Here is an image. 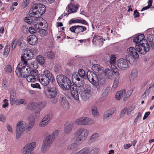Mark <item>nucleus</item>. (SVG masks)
<instances>
[{
    "instance_id": "f257e3e1",
    "label": "nucleus",
    "mask_w": 154,
    "mask_h": 154,
    "mask_svg": "<svg viewBox=\"0 0 154 154\" xmlns=\"http://www.w3.org/2000/svg\"><path fill=\"white\" fill-rule=\"evenodd\" d=\"M85 75L84 70L82 69H80L78 72L72 73V79L78 82L77 86L81 97L84 100L86 101L89 98L91 88L89 86L84 84L85 83L84 78Z\"/></svg>"
},
{
    "instance_id": "f03ea898",
    "label": "nucleus",
    "mask_w": 154,
    "mask_h": 154,
    "mask_svg": "<svg viewBox=\"0 0 154 154\" xmlns=\"http://www.w3.org/2000/svg\"><path fill=\"white\" fill-rule=\"evenodd\" d=\"M128 55L125 57V60L123 58L119 59L117 61V65L118 67H126L128 64L127 61L131 64H133L136 60L139 57V54L134 47H131L127 49Z\"/></svg>"
},
{
    "instance_id": "7ed1b4c3",
    "label": "nucleus",
    "mask_w": 154,
    "mask_h": 154,
    "mask_svg": "<svg viewBox=\"0 0 154 154\" xmlns=\"http://www.w3.org/2000/svg\"><path fill=\"white\" fill-rule=\"evenodd\" d=\"M144 34H141L137 35L133 39V42L136 44L137 51L140 53L144 54L149 50L150 47L147 41L145 39Z\"/></svg>"
},
{
    "instance_id": "20e7f679",
    "label": "nucleus",
    "mask_w": 154,
    "mask_h": 154,
    "mask_svg": "<svg viewBox=\"0 0 154 154\" xmlns=\"http://www.w3.org/2000/svg\"><path fill=\"white\" fill-rule=\"evenodd\" d=\"M86 76L89 81L93 85L97 87L98 91L100 90L99 83L103 85L105 83V79L104 77L100 75L98 77L93 72L88 71Z\"/></svg>"
},
{
    "instance_id": "39448f33",
    "label": "nucleus",
    "mask_w": 154,
    "mask_h": 154,
    "mask_svg": "<svg viewBox=\"0 0 154 154\" xmlns=\"http://www.w3.org/2000/svg\"><path fill=\"white\" fill-rule=\"evenodd\" d=\"M46 10L45 6L42 4H34L30 9L29 15L32 17L38 18L45 13Z\"/></svg>"
},
{
    "instance_id": "423d86ee",
    "label": "nucleus",
    "mask_w": 154,
    "mask_h": 154,
    "mask_svg": "<svg viewBox=\"0 0 154 154\" xmlns=\"http://www.w3.org/2000/svg\"><path fill=\"white\" fill-rule=\"evenodd\" d=\"M34 50H33L32 49H29V50L27 51V53H26V56H25V57L26 58L25 59L23 56L21 57V61L18 63L17 67H26V65L29 66H27V67H34V66H36L38 67V64L36 62H32L30 63H27V61L25 60H30L32 59L33 57V54H34Z\"/></svg>"
},
{
    "instance_id": "0eeeda50",
    "label": "nucleus",
    "mask_w": 154,
    "mask_h": 154,
    "mask_svg": "<svg viewBox=\"0 0 154 154\" xmlns=\"http://www.w3.org/2000/svg\"><path fill=\"white\" fill-rule=\"evenodd\" d=\"M56 80L59 86L64 91L69 90L72 86L70 80L64 75H57Z\"/></svg>"
},
{
    "instance_id": "6e6552de",
    "label": "nucleus",
    "mask_w": 154,
    "mask_h": 154,
    "mask_svg": "<svg viewBox=\"0 0 154 154\" xmlns=\"http://www.w3.org/2000/svg\"><path fill=\"white\" fill-rule=\"evenodd\" d=\"M44 74H39L37 77L41 83L44 86L48 85L50 81L53 82L54 81V79L52 73L48 70H45Z\"/></svg>"
},
{
    "instance_id": "1a4fd4ad",
    "label": "nucleus",
    "mask_w": 154,
    "mask_h": 154,
    "mask_svg": "<svg viewBox=\"0 0 154 154\" xmlns=\"http://www.w3.org/2000/svg\"><path fill=\"white\" fill-rule=\"evenodd\" d=\"M88 130L84 128H80L78 129L75 133V135L77 137L76 142H79L82 143L86 139L89 134Z\"/></svg>"
},
{
    "instance_id": "9d476101",
    "label": "nucleus",
    "mask_w": 154,
    "mask_h": 154,
    "mask_svg": "<svg viewBox=\"0 0 154 154\" xmlns=\"http://www.w3.org/2000/svg\"><path fill=\"white\" fill-rule=\"evenodd\" d=\"M54 140L51 135H48L45 139L42 146L41 150L43 153L46 152L52 144Z\"/></svg>"
},
{
    "instance_id": "9b49d317",
    "label": "nucleus",
    "mask_w": 154,
    "mask_h": 154,
    "mask_svg": "<svg viewBox=\"0 0 154 154\" xmlns=\"http://www.w3.org/2000/svg\"><path fill=\"white\" fill-rule=\"evenodd\" d=\"M45 94L46 97L49 98H55L57 94V90L54 87H48L45 91Z\"/></svg>"
},
{
    "instance_id": "f8f14e48",
    "label": "nucleus",
    "mask_w": 154,
    "mask_h": 154,
    "mask_svg": "<svg viewBox=\"0 0 154 154\" xmlns=\"http://www.w3.org/2000/svg\"><path fill=\"white\" fill-rule=\"evenodd\" d=\"M25 123L23 122H18L16 126V138L19 139L25 130Z\"/></svg>"
},
{
    "instance_id": "ddd939ff",
    "label": "nucleus",
    "mask_w": 154,
    "mask_h": 154,
    "mask_svg": "<svg viewBox=\"0 0 154 154\" xmlns=\"http://www.w3.org/2000/svg\"><path fill=\"white\" fill-rule=\"evenodd\" d=\"M16 68L15 72L19 77L26 78L29 75V70L28 68Z\"/></svg>"
},
{
    "instance_id": "4468645a",
    "label": "nucleus",
    "mask_w": 154,
    "mask_h": 154,
    "mask_svg": "<svg viewBox=\"0 0 154 154\" xmlns=\"http://www.w3.org/2000/svg\"><path fill=\"white\" fill-rule=\"evenodd\" d=\"M36 144L32 142L26 145L22 149V152L23 154L29 153L32 151L35 147Z\"/></svg>"
},
{
    "instance_id": "2eb2a0df",
    "label": "nucleus",
    "mask_w": 154,
    "mask_h": 154,
    "mask_svg": "<svg viewBox=\"0 0 154 154\" xmlns=\"http://www.w3.org/2000/svg\"><path fill=\"white\" fill-rule=\"evenodd\" d=\"M52 116V115L50 114L45 116L40 123L39 126L43 127L46 125L51 119Z\"/></svg>"
},
{
    "instance_id": "dca6fc26",
    "label": "nucleus",
    "mask_w": 154,
    "mask_h": 154,
    "mask_svg": "<svg viewBox=\"0 0 154 154\" xmlns=\"http://www.w3.org/2000/svg\"><path fill=\"white\" fill-rule=\"evenodd\" d=\"M114 112V110L111 109L105 111L103 116V121H108L111 119L112 117V115Z\"/></svg>"
},
{
    "instance_id": "f3484780",
    "label": "nucleus",
    "mask_w": 154,
    "mask_h": 154,
    "mask_svg": "<svg viewBox=\"0 0 154 154\" xmlns=\"http://www.w3.org/2000/svg\"><path fill=\"white\" fill-rule=\"evenodd\" d=\"M78 7L77 5L71 3L69 4L66 8V11L69 13L66 15L68 16L69 14L75 12L78 9Z\"/></svg>"
},
{
    "instance_id": "a211bd4d",
    "label": "nucleus",
    "mask_w": 154,
    "mask_h": 154,
    "mask_svg": "<svg viewBox=\"0 0 154 154\" xmlns=\"http://www.w3.org/2000/svg\"><path fill=\"white\" fill-rule=\"evenodd\" d=\"M27 41L30 45H35L37 43L38 39L35 35H32L27 37Z\"/></svg>"
},
{
    "instance_id": "6ab92c4d",
    "label": "nucleus",
    "mask_w": 154,
    "mask_h": 154,
    "mask_svg": "<svg viewBox=\"0 0 154 154\" xmlns=\"http://www.w3.org/2000/svg\"><path fill=\"white\" fill-rule=\"evenodd\" d=\"M76 87H75V88H74L71 86L70 89L72 96L75 100H79V94Z\"/></svg>"
},
{
    "instance_id": "aec40b11",
    "label": "nucleus",
    "mask_w": 154,
    "mask_h": 154,
    "mask_svg": "<svg viewBox=\"0 0 154 154\" xmlns=\"http://www.w3.org/2000/svg\"><path fill=\"white\" fill-rule=\"evenodd\" d=\"M35 118L33 116H31L28 118L29 125L26 128V130L28 131H30L33 128L35 124ZM36 118V117H35Z\"/></svg>"
},
{
    "instance_id": "412c9836",
    "label": "nucleus",
    "mask_w": 154,
    "mask_h": 154,
    "mask_svg": "<svg viewBox=\"0 0 154 154\" xmlns=\"http://www.w3.org/2000/svg\"><path fill=\"white\" fill-rule=\"evenodd\" d=\"M10 104L13 105L15 102L16 100V92L14 90H11L10 92Z\"/></svg>"
},
{
    "instance_id": "4be33fe9",
    "label": "nucleus",
    "mask_w": 154,
    "mask_h": 154,
    "mask_svg": "<svg viewBox=\"0 0 154 154\" xmlns=\"http://www.w3.org/2000/svg\"><path fill=\"white\" fill-rule=\"evenodd\" d=\"M81 144L79 142H77L76 140L74 143H72L68 146L67 149L68 150L73 149L75 152L78 149L77 146Z\"/></svg>"
},
{
    "instance_id": "5701e85b",
    "label": "nucleus",
    "mask_w": 154,
    "mask_h": 154,
    "mask_svg": "<svg viewBox=\"0 0 154 154\" xmlns=\"http://www.w3.org/2000/svg\"><path fill=\"white\" fill-rule=\"evenodd\" d=\"M83 120V125H91L94 124L95 122L94 120L88 117H84Z\"/></svg>"
},
{
    "instance_id": "b1692460",
    "label": "nucleus",
    "mask_w": 154,
    "mask_h": 154,
    "mask_svg": "<svg viewBox=\"0 0 154 154\" xmlns=\"http://www.w3.org/2000/svg\"><path fill=\"white\" fill-rule=\"evenodd\" d=\"M111 69L112 68H111V69L107 68L105 69L104 71V73L105 76L108 79H111L113 75L112 71Z\"/></svg>"
},
{
    "instance_id": "393cba45",
    "label": "nucleus",
    "mask_w": 154,
    "mask_h": 154,
    "mask_svg": "<svg viewBox=\"0 0 154 154\" xmlns=\"http://www.w3.org/2000/svg\"><path fill=\"white\" fill-rule=\"evenodd\" d=\"M138 74V72L136 69H133L131 71L129 76V79L130 81L133 80L134 79L136 78Z\"/></svg>"
},
{
    "instance_id": "a878e982",
    "label": "nucleus",
    "mask_w": 154,
    "mask_h": 154,
    "mask_svg": "<svg viewBox=\"0 0 154 154\" xmlns=\"http://www.w3.org/2000/svg\"><path fill=\"white\" fill-rule=\"evenodd\" d=\"M73 125L72 124H65L64 131L65 133L68 134L72 131V128Z\"/></svg>"
},
{
    "instance_id": "bb28decb",
    "label": "nucleus",
    "mask_w": 154,
    "mask_h": 154,
    "mask_svg": "<svg viewBox=\"0 0 154 154\" xmlns=\"http://www.w3.org/2000/svg\"><path fill=\"white\" fill-rule=\"evenodd\" d=\"M47 103L45 101L38 102L36 104V108L40 111L43 109L46 105Z\"/></svg>"
},
{
    "instance_id": "cd10ccee",
    "label": "nucleus",
    "mask_w": 154,
    "mask_h": 154,
    "mask_svg": "<svg viewBox=\"0 0 154 154\" xmlns=\"http://www.w3.org/2000/svg\"><path fill=\"white\" fill-rule=\"evenodd\" d=\"M76 34H78L87 30L86 28L82 26H76Z\"/></svg>"
},
{
    "instance_id": "c85d7f7f",
    "label": "nucleus",
    "mask_w": 154,
    "mask_h": 154,
    "mask_svg": "<svg viewBox=\"0 0 154 154\" xmlns=\"http://www.w3.org/2000/svg\"><path fill=\"white\" fill-rule=\"evenodd\" d=\"M125 90H124L117 92L115 95L116 99L118 100H120L123 97V94H125Z\"/></svg>"
},
{
    "instance_id": "c756f323",
    "label": "nucleus",
    "mask_w": 154,
    "mask_h": 154,
    "mask_svg": "<svg viewBox=\"0 0 154 154\" xmlns=\"http://www.w3.org/2000/svg\"><path fill=\"white\" fill-rule=\"evenodd\" d=\"M36 59L39 64L42 65L44 63V58L43 56L39 55L37 57Z\"/></svg>"
},
{
    "instance_id": "7c9ffc66",
    "label": "nucleus",
    "mask_w": 154,
    "mask_h": 154,
    "mask_svg": "<svg viewBox=\"0 0 154 154\" xmlns=\"http://www.w3.org/2000/svg\"><path fill=\"white\" fill-rule=\"evenodd\" d=\"M59 101L62 105H64L68 104V101L66 100V97L63 95L60 96Z\"/></svg>"
},
{
    "instance_id": "2f4dec72",
    "label": "nucleus",
    "mask_w": 154,
    "mask_h": 154,
    "mask_svg": "<svg viewBox=\"0 0 154 154\" xmlns=\"http://www.w3.org/2000/svg\"><path fill=\"white\" fill-rule=\"evenodd\" d=\"M116 57L115 56L114 54H112L110 56V60L109 62V63L110 65H111V67H112V65L115 66L114 64L116 62Z\"/></svg>"
},
{
    "instance_id": "473e14b6",
    "label": "nucleus",
    "mask_w": 154,
    "mask_h": 154,
    "mask_svg": "<svg viewBox=\"0 0 154 154\" xmlns=\"http://www.w3.org/2000/svg\"><path fill=\"white\" fill-rule=\"evenodd\" d=\"M26 80L29 82H34L35 81V77L29 74L27 75Z\"/></svg>"
},
{
    "instance_id": "72a5a7b5",
    "label": "nucleus",
    "mask_w": 154,
    "mask_h": 154,
    "mask_svg": "<svg viewBox=\"0 0 154 154\" xmlns=\"http://www.w3.org/2000/svg\"><path fill=\"white\" fill-rule=\"evenodd\" d=\"M92 113L94 117H97L99 115V113L97 111V108L96 106H93L91 108Z\"/></svg>"
},
{
    "instance_id": "f704fd0d",
    "label": "nucleus",
    "mask_w": 154,
    "mask_h": 154,
    "mask_svg": "<svg viewBox=\"0 0 154 154\" xmlns=\"http://www.w3.org/2000/svg\"><path fill=\"white\" fill-rule=\"evenodd\" d=\"M119 82V79L116 78L113 83L112 86V90L114 91L117 87Z\"/></svg>"
},
{
    "instance_id": "c9c22d12",
    "label": "nucleus",
    "mask_w": 154,
    "mask_h": 154,
    "mask_svg": "<svg viewBox=\"0 0 154 154\" xmlns=\"http://www.w3.org/2000/svg\"><path fill=\"white\" fill-rule=\"evenodd\" d=\"M134 88H132L131 89H130L129 90H128L127 92V93L126 94H125V97H124V100H125V98L126 99L128 98V97H129L131 95V94L132 93L133 90H134Z\"/></svg>"
},
{
    "instance_id": "e433bc0d",
    "label": "nucleus",
    "mask_w": 154,
    "mask_h": 154,
    "mask_svg": "<svg viewBox=\"0 0 154 154\" xmlns=\"http://www.w3.org/2000/svg\"><path fill=\"white\" fill-rule=\"evenodd\" d=\"M59 133V131L57 130H55L53 132L52 134H50L49 135H51V137L54 140L55 138L57 136Z\"/></svg>"
},
{
    "instance_id": "4c0bfd02",
    "label": "nucleus",
    "mask_w": 154,
    "mask_h": 154,
    "mask_svg": "<svg viewBox=\"0 0 154 154\" xmlns=\"http://www.w3.org/2000/svg\"><path fill=\"white\" fill-rule=\"evenodd\" d=\"M84 117H81L77 119L75 122V123L77 125H83V121Z\"/></svg>"
},
{
    "instance_id": "58836bf2",
    "label": "nucleus",
    "mask_w": 154,
    "mask_h": 154,
    "mask_svg": "<svg viewBox=\"0 0 154 154\" xmlns=\"http://www.w3.org/2000/svg\"><path fill=\"white\" fill-rule=\"evenodd\" d=\"M38 32L39 33V34L41 37L44 36L47 34V32L45 29H39Z\"/></svg>"
},
{
    "instance_id": "ea45409f",
    "label": "nucleus",
    "mask_w": 154,
    "mask_h": 154,
    "mask_svg": "<svg viewBox=\"0 0 154 154\" xmlns=\"http://www.w3.org/2000/svg\"><path fill=\"white\" fill-rule=\"evenodd\" d=\"M10 48V45H6L4 50V55H8L9 53Z\"/></svg>"
},
{
    "instance_id": "a19ab883",
    "label": "nucleus",
    "mask_w": 154,
    "mask_h": 154,
    "mask_svg": "<svg viewBox=\"0 0 154 154\" xmlns=\"http://www.w3.org/2000/svg\"><path fill=\"white\" fill-rule=\"evenodd\" d=\"M38 71L36 69H34L30 71L29 74L35 77L38 75Z\"/></svg>"
},
{
    "instance_id": "79ce46f5",
    "label": "nucleus",
    "mask_w": 154,
    "mask_h": 154,
    "mask_svg": "<svg viewBox=\"0 0 154 154\" xmlns=\"http://www.w3.org/2000/svg\"><path fill=\"white\" fill-rule=\"evenodd\" d=\"M17 40L16 39L12 42L11 45L12 50H14L16 48L17 44Z\"/></svg>"
},
{
    "instance_id": "37998d69",
    "label": "nucleus",
    "mask_w": 154,
    "mask_h": 154,
    "mask_svg": "<svg viewBox=\"0 0 154 154\" xmlns=\"http://www.w3.org/2000/svg\"><path fill=\"white\" fill-rule=\"evenodd\" d=\"M46 56L50 58H52L54 56V53L51 51H48L47 52Z\"/></svg>"
},
{
    "instance_id": "c03bdc74",
    "label": "nucleus",
    "mask_w": 154,
    "mask_h": 154,
    "mask_svg": "<svg viewBox=\"0 0 154 154\" xmlns=\"http://www.w3.org/2000/svg\"><path fill=\"white\" fill-rule=\"evenodd\" d=\"M36 104L35 103H32L28 104V107L30 110L32 109L35 108H36Z\"/></svg>"
},
{
    "instance_id": "a18cd8bd",
    "label": "nucleus",
    "mask_w": 154,
    "mask_h": 154,
    "mask_svg": "<svg viewBox=\"0 0 154 154\" xmlns=\"http://www.w3.org/2000/svg\"><path fill=\"white\" fill-rule=\"evenodd\" d=\"M16 103L18 105H20L21 104H25L26 103V102L25 100L23 99H18L17 102Z\"/></svg>"
},
{
    "instance_id": "49530a36",
    "label": "nucleus",
    "mask_w": 154,
    "mask_h": 154,
    "mask_svg": "<svg viewBox=\"0 0 154 154\" xmlns=\"http://www.w3.org/2000/svg\"><path fill=\"white\" fill-rule=\"evenodd\" d=\"M31 86L32 87L37 88H38L39 89H41L40 85L39 83H35V84H31Z\"/></svg>"
},
{
    "instance_id": "de8ad7c7",
    "label": "nucleus",
    "mask_w": 154,
    "mask_h": 154,
    "mask_svg": "<svg viewBox=\"0 0 154 154\" xmlns=\"http://www.w3.org/2000/svg\"><path fill=\"white\" fill-rule=\"evenodd\" d=\"M128 111L127 109V108H125L122 109L121 112L120 114V117L121 118L123 117L125 115V114Z\"/></svg>"
},
{
    "instance_id": "09e8293b",
    "label": "nucleus",
    "mask_w": 154,
    "mask_h": 154,
    "mask_svg": "<svg viewBox=\"0 0 154 154\" xmlns=\"http://www.w3.org/2000/svg\"><path fill=\"white\" fill-rule=\"evenodd\" d=\"M101 38L100 36L95 35L93 37L92 40V42L94 44V42H96V40H101Z\"/></svg>"
},
{
    "instance_id": "8fccbe9b",
    "label": "nucleus",
    "mask_w": 154,
    "mask_h": 154,
    "mask_svg": "<svg viewBox=\"0 0 154 154\" xmlns=\"http://www.w3.org/2000/svg\"><path fill=\"white\" fill-rule=\"evenodd\" d=\"M141 113L140 112H139L138 113L137 116L135 119V120L134 121V123H136L137 122L139 118H141Z\"/></svg>"
},
{
    "instance_id": "3c124183",
    "label": "nucleus",
    "mask_w": 154,
    "mask_h": 154,
    "mask_svg": "<svg viewBox=\"0 0 154 154\" xmlns=\"http://www.w3.org/2000/svg\"><path fill=\"white\" fill-rule=\"evenodd\" d=\"M76 26H71L69 29V30L72 32L76 33Z\"/></svg>"
},
{
    "instance_id": "603ef678",
    "label": "nucleus",
    "mask_w": 154,
    "mask_h": 154,
    "mask_svg": "<svg viewBox=\"0 0 154 154\" xmlns=\"http://www.w3.org/2000/svg\"><path fill=\"white\" fill-rule=\"evenodd\" d=\"M25 21L29 24L32 23V20L31 18L29 17H26L25 18Z\"/></svg>"
},
{
    "instance_id": "864d4df0",
    "label": "nucleus",
    "mask_w": 154,
    "mask_h": 154,
    "mask_svg": "<svg viewBox=\"0 0 154 154\" xmlns=\"http://www.w3.org/2000/svg\"><path fill=\"white\" fill-rule=\"evenodd\" d=\"M36 30L32 27H29L28 29L29 31L31 34L35 33L36 32Z\"/></svg>"
},
{
    "instance_id": "5fc2aeb1",
    "label": "nucleus",
    "mask_w": 154,
    "mask_h": 154,
    "mask_svg": "<svg viewBox=\"0 0 154 154\" xmlns=\"http://www.w3.org/2000/svg\"><path fill=\"white\" fill-rule=\"evenodd\" d=\"M79 23H81L82 24H85L87 26L88 25V23L86 22V20L84 19L79 20Z\"/></svg>"
},
{
    "instance_id": "6e6d98bb",
    "label": "nucleus",
    "mask_w": 154,
    "mask_h": 154,
    "mask_svg": "<svg viewBox=\"0 0 154 154\" xmlns=\"http://www.w3.org/2000/svg\"><path fill=\"white\" fill-rule=\"evenodd\" d=\"M79 19L76 20L71 19L69 22V24H71L72 23H79Z\"/></svg>"
},
{
    "instance_id": "4d7b16f0",
    "label": "nucleus",
    "mask_w": 154,
    "mask_h": 154,
    "mask_svg": "<svg viewBox=\"0 0 154 154\" xmlns=\"http://www.w3.org/2000/svg\"><path fill=\"white\" fill-rule=\"evenodd\" d=\"M112 72H113L116 75H119V74L117 68H112Z\"/></svg>"
},
{
    "instance_id": "13d9d810",
    "label": "nucleus",
    "mask_w": 154,
    "mask_h": 154,
    "mask_svg": "<svg viewBox=\"0 0 154 154\" xmlns=\"http://www.w3.org/2000/svg\"><path fill=\"white\" fill-rule=\"evenodd\" d=\"M109 88L107 87L104 90V92L103 93V94H104L105 96H107L109 93Z\"/></svg>"
},
{
    "instance_id": "bf43d9fd",
    "label": "nucleus",
    "mask_w": 154,
    "mask_h": 154,
    "mask_svg": "<svg viewBox=\"0 0 154 154\" xmlns=\"http://www.w3.org/2000/svg\"><path fill=\"white\" fill-rule=\"evenodd\" d=\"M4 102L5 103V104L2 105V107L3 108H6L8 106V100L5 99L4 100Z\"/></svg>"
},
{
    "instance_id": "052dcab7",
    "label": "nucleus",
    "mask_w": 154,
    "mask_h": 154,
    "mask_svg": "<svg viewBox=\"0 0 154 154\" xmlns=\"http://www.w3.org/2000/svg\"><path fill=\"white\" fill-rule=\"evenodd\" d=\"M7 81L5 79L3 80V81L2 82V85L4 88L5 89L7 88Z\"/></svg>"
},
{
    "instance_id": "680f3d73",
    "label": "nucleus",
    "mask_w": 154,
    "mask_h": 154,
    "mask_svg": "<svg viewBox=\"0 0 154 154\" xmlns=\"http://www.w3.org/2000/svg\"><path fill=\"white\" fill-rule=\"evenodd\" d=\"M98 136V134L97 133L93 134L91 137V139L94 140Z\"/></svg>"
},
{
    "instance_id": "e2e57ef3",
    "label": "nucleus",
    "mask_w": 154,
    "mask_h": 154,
    "mask_svg": "<svg viewBox=\"0 0 154 154\" xmlns=\"http://www.w3.org/2000/svg\"><path fill=\"white\" fill-rule=\"evenodd\" d=\"M134 15L135 18H136L139 16V13L137 11V10H136L134 11Z\"/></svg>"
},
{
    "instance_id": "0e129e2a",
    "label": "nucleus",
    "mask_w": 154,
    "mask_h": 154,
    "mask_svg": "<svg viewBox=\"0 0 154 154\" xmlns=\"http://www.w3.org/2000/svg\"><path fill=\"white\" fill-rule=\"evenodd\" d=\"M4 69V70L7 73H11L12 71V68H5Z\"/></svg>"
},
{
    "instance_id": "69168bd1",
    "label": "nucleus",
    "mask_w": 154,
    "mask_h": 154,
    "mask_svg": "<svg viewBox=\"0 0 154 154\" xmlns=\"http://www.w3.org/2000/svg\"><path fill=\"white\" fill-rule=\"evenodd\" d=\"M150 112H146L145 113L143 117V120L145 119L146 118H147V117L150 115Z\"/></svg>"
},
{
    "instance_id": "338daca9",
    "label": "nucleus",
    "mask_w": 154,
    "mask_h": 154,
    "mask_svg": "<svg viewBox=\"0 0 154 154\" xmlns=\"http://www.w3.org/2000/svg\"><path fill=\"white\" fill-rule=\"evenodd\" d=\"M35 29L36 30V31L37 32L38 31L39 29H41L38 23L35 25Z\"/></svg>"
},
{
    "instance_id": "774afa93",
    "label": "nucleus",
    "mask_w": 154,
    "mask_h": 154,
    "mask_svg": "<svg viewBox=\"0 0 154 154\" xmlns=\"http://www.w3.org/2000/svg\"><path fill=\"white\" fill-rule=\"evenodd\" d=\"M54 71L55 74H57L60 72V70L59 68H54Z\"/></svg>"
}]
</instances>
